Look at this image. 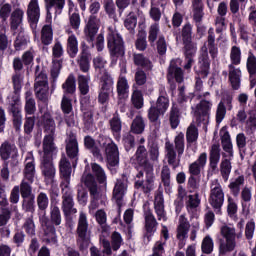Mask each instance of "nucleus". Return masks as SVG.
Here are the masks:
<instances>
[{
    "label": "nucleus",
    "instance_id": "nucleus-34",
    "mask_svg": "<svg viewBox=\"0 0 256 256\" xmlns=\"http://www.w3.org/2000/svg\"><path fill=\"white\" fill-rule=\"evenodd\" d=\"M184 51V71L191 73L193 65H195V55H197V47L188 46L183 48Z\"/></svg>",
    "mask_w": 256,
    "mask_h": 256
},
{
    "label": "nucleus",
    "instance_id": "nucleus-39",
    "mask_svg": "<svg viewBox=\"0 0 256 256\" xmlns=\"http://www.w3.org/2000/svg\"><path fill=\"white\" fill-rule=\"evenodd\" d=\"M113 85H115L113 76H111L107 70L100 71L99 89L104 91H113Z\"/></svg>",
    "mask_w": 256,
    "mask_h": 256
},
{
    "label": "nucleus",
    "instance_id": "nucleus-36",
    "mask_svg": "<svg viewBox=\"0 0 256 256\" xmlns=\"http://www.w3.org/2000/svg\"><path fill=\"white\" fill-rule=\"evenodd\" d=\"M25 12L21 8H16L10 15V30L12 35H17L19 26L23 23Z\"/></svg>",
    "mask_w": 256,
    "mask_h": 256
},
{
    "label": "nucleus",
    "instance_id": "nucleus-17",
    "mask_svg": "<svg viewBox=\"0 0 256 256\" xmlns=\"http://www.w3.org/2000/svg\"><path fill=\"white\" fill-rule=\"evenodd\" d=\"M40 170L46 185H53L55 183V175H57L55 164H53V158H42L40 162Z\"/></svg>",
    "mask_w": 256,
    "mask_h": 256
},
{
    "label": "nucleus",
    "instance_id": "nucleus-28",
    "mask_svg": "<svg viewBox=\"0 0 256 256\" xmlns=\"http://www.w3.org/2000/svg\"><path fill=\"white\" fill-rule=\"evenodd\" d=\"M42 147V159H53V156L57 153V146L55 145V135H45L43 138Z\"/></svg>",
    "mask_w": 256,
    "mask_h": 256
},
{
    "label": "nucleus",
    "instance_id": "nucleus-46",
    "mask_svg": "<svg viewBox=\"0 0 256 256\" xmlns=\"http://www.w3.org/2000/svg\"><path fill=\"white\" fill-rule=\"evenodd\" d=\"M42 125L46 135H55L56 125L55 120H53V117H51V114L44 113L42 116Z\"/></svg>",
    "mask_w": 256,
    "mask_h": 256
},
{
    "label": "nucleus",
    "instance_id": "nucleus-42",
    "mask_svg": "<svg viewBox=\"0 0 256 256\" xmlns=\"http://www.w3.org/2000/svg\"><path fill=\"white\" fill-rule=\"evenodd\" d=\"M84 147L91 151L93 157L99 159V161H103V154H101V149L98 148L97 142L91 136H85L84 138Z\"/></svg>",
    "mask_w": 256,
    "mask_h": 256
},
{
    "label": "nucleus",
    "instance_id": "nucleus-53",
    "mask_svg": "<svg viewBox=\"0 0 256 256\" xmlns=\"http://www.w3.org/2000/svg\"><path fill=\"white\" fill-rule=\"evenodd\" d=\"M185 205L188 213H193V211H195V209L201 205V198H199V193L188 195Z\"/></svg>",
    "mask_w": 256,
    "mask_h": 256
},
{
    "label": "nucleus",
    "instance_id": "nucleus-15",
    "mask_svg": "<svg viewBox=\"0 0 256 256\" xmlns=\"http://www.w3.org/2000/svg\"><path fill=\"white\" fill-rule=\"evenodd\" d=\"M40 225L42 227L43 241L47 245H57V231L55 226L51 224V221L47 215L43 214L39 217Z\"/></svg>",
    "mask_w": 256,
    "mask_h": 256
},
{
    "label": "nucleus",
    "instance_id": "nucleus-50",
    "mask_svg": "<svg viewBox=\"0 0 256 256\" xmlns=\"http://www.w3.org/2000/svg\"><path fill=\"white\" fill-rule=\"evenodd\" d=\"M245 185V176L241 175L235 178L228 185V189H230V193H232L233 197H239V193H241V186Z\"/></svg>",
    "mask_w": 256,
    "mask_h": 256
},
{
    "label": "nucleus",
    "instance_id": "nucleus-44",
    "mask_svg": "<svg viewBox=\"0 0 256 256\" xmlns=\"http://www.w3.org/2000/svg\"><path fill=\"white\" fill-rule=\"evenodd\" d=\"M117 95L120 99H125L129 95V82L125 76H119L116 84Z\"/></svg>",
    "mask_w": 256,
    "mask_h": 256
},
{
    "label": "nucleus",
    "instance_id": "nucleus-31",
    "mask_svg": "<svg viewBox=\"0 0 256 256\" xmlns=\"http://www.w3.org/2000/svg\"><path fill=\"white\" fill-rule=\"evenodd\" d=\"M65 33L70 35V37L67 38L66 51L71 59H75V57H77V53H79V41L77 40V36L73 34V30H71V28L66 29Z\"/></svg>",
    "mask_w": 256,
    "mask_h": 256
},
{
    "label": "nucleus",
    "instance_id": "nucleus-55",
    "mask_svg": "<svg viewBox=\"0 0 256 256\" xmlns=\"http://www.w3.org/2000/svg\"><path fill=\"white\" fill-rule=\"evenodd\" d=\"M28 43H29V36L25 34V31L20 30L16 36V39L14 40L15 51H21L22 49H25Z\"/></svg>",
    "mask_w": 256,
    "mask_h": 256
},
{
    "label": "nucleus",
    "instance_id": "nucleus-62",
    "mask_svg": "<svg viewBox=\"0 0 256 256\" xmlns=\"http://www.w3.org/2000/svg\"><path fill=\"white\" fill-rule=\"evenodd\" d=\"M221 145L223 151L228 153L229 157H233V142L231 141V135L229 132H225L221 137Z\"/></svg>",
    "mask_w": 256,
    "mask_h": 256
},
{
    "label": "nucleus",
    "instance_id": "nucleus-61",
    "mask_svg": "<svg viewBox=\"0 0 256 256\" xmlns=\"http://www.w3.org/2000/svg\"><path fill=\"white\" fill-rule=\"evenodd\" d=\"M197 139H199V129L195 124H190L186 130V141L188 145H193V143H197Z\"/></svg>",
    "mask_w": 256,
    "mask_h": 256
},
{
    "label": "nucleus",
    "instance_id": "nucleus-41",
    "mask_svg": "<svg viewBox=\"0 0 256 256\" xmlns=\"http://www.w3.org/2000/svg\"><path fill=\"white\" fill-rule=\"evenodd\" d=\"M35 173V160L33 158H26V164L23 170V181L33 183L35 181Z\"/></svg>",
    "mask_w": 256,
    "mask_h": 256
},
{
    "label": "nucleus",
    "instance_id": "nucleus-19",
    "mask_svg": "<svg viewBox=\"0 0 256 256\" xmlns=\"http://www.w3.org/2000/svg\"><path fill=\"white\" fill-rule=\"evenodd\" d=\"M189 229H191V223H189V220L185 216V214H181L178 218V225L176 228V239L180 242L178 245L180 249H183L185 246V239H187L189 235Z\"/></svg>",
    "mask_w": 256,
    "mask_h": 256
},
{
    "label": "nucleus",
    "instance_id": "nucleus-32",
    "mask_svg": "<svg viewBox=\"0 0 256 256\" xmlns=\"http://www.w3.org/2000/svg\"><path fill=\"white\" fill-rule=\"evenodd\" d=\"M191 1V9H192V19L194 23L199 25V23H203V17H205V4H203V0H190Z\"/></svg>",
    "mask_w": 256,
    "mask_h": 256
},
{
    "label": "nucleus",
    "instance_id": "nucleus-51",
    "mask_svg": "<svg viewBox=\"0 0 256 256\" xmlns=\"http://www.w3.org/2000/svg\"><path fill=\"white\" fill-rule=\"evenodd\" d=\"M62 89L64 91V95H75V91H77V85L75 81V76L70 74L66 81L62 84Z\"/></svg>",
    "mask_w": 256,
    "mask_h": 256
},
{
    "label": "nucleus",
    "instance_id": "nucleus-38",
    "mask_svg": "<svg viewBox=\"0 0 256 256\" xmlns=\"http://www.w3.org/2000/svg\"><path fill=\"white\" fill-rule=\"evenodd\" d=\"M228 79L232 89L237 91L241 87V69L235 68L233 64L228 65Z\"/></svg>",
    "mask_w": 256,
    "mask_h": 256
},
{
    "label": "nucleus",
    "instance_id": "nucleus-2",
    "mask_svg": "<svg viewBox=\"0 0 256 256\" xmlns=\"http://www.w3.org/2000/svg\"><path fill=\"white\" fill-rule=\"evenodd\" d=\"M46 3V24L41 29L40 41L42 45H51L53 43V15L52 9H55V13L61 15L65 8V0H45Z\"/></svg>",
    "mask_w": 256,
    "mask_h": 256
},
{
    "label": "nucleus",
    "instance_id": "nucleus-22",
    "mask_svg": "<svg viewBox=\"0 0 256 256\" xmlns=\"http://www.w3.org/2000/svg\"><path fill=\"white\" fill-rule=\"evenodd\" d=\"M81 183L88 189L91 199H99V186L93 174L84 172L81 177Z\"/></svg>",
    "mask_w": 256,
    "mask_h": 256
},
{
    "label": "nucleus",
    "instance_id": "nucleus-59",
    "mask_svg": "<svg viewBox=\"0 0 256 256\" xmlns=\"http://www.w3.org/2000/svg\"><path fill=\"white\" fill-rule=\"evenodd\" d=\"M63 221V218L61 217V209H59V206L52 205L50 208V223L54 227H59Z\"/></svg>",
    "mask_w": 256,
    "mask_h": 256
},
{
    "label": "nucleus",
    "instance_id": "nucleus-13",
    "mask_svg": "<svg viewBox=\"0 0 256 256\" xmlns=\"http://www.w3.org/2000/svg\"><path fill=\"white\" fill-rule=\"evenodd\" d=\"M99 145L100 147H104L106 159L110 167L119 165V148L117 147V144L110 138L101 137Z\"/></svg>",
    "mask_w": 256,
    "mask_h": 256
},
{
    "label": "nucleus",
    "instance_id": "nucleus-64",
    "mask_svg": "<svg viewBox=\"0 0 256 256\" xmlns=\"http://www.w3.org/2000/svg\"><path fill=\"white\" fill-rule=\"evenodd\" d=\"M22 209L25 213H35V196L22 198Z\"/></svg>",
    "mask_w": 256,
    "mask_h": 256
},
{
    "label": "nucleus",
    "instance_id": "nucleus-37",
    "mask_svg": "<svg viewBox=\"0 0 256 256\" xmlns=\"http://www.w3.org/2000/svg\"><path fill=\"white\" fill-rule=\"evenodd\" d=\"M221 161V147L218 144H213L209 151V167L212 172L217 171L219 162Z\"/></svg>",
    "mask_w": 256,
    "mask_h": 256
},
{
    "label": "nucleus",
    "instance_id": "nucleus-33",
    "mask_svg": "<svg viewBox=\"0 0 256 256\" xmlns=\"http://www.w3.org/2000/svg\"><path fill=\"white\" fill-rule=\"evenodd\" d=\"M246 69L249 75L250 89L256 86V56L253 52L248 53Z\"/></svg>",
    "mask_w": 256,
    "mask_h": 256
},
{
    "label": "nucleus",
    "instance_id": "nucleus-8",
    "mask_svg": "<svg viewBox=\"0 0 256 256\" xmlns=\"http://www.w3.org/2000/svg\"><path fill=\"white\" fill-rule=\"evenodd\" d=\"M208 203L216 213V215H223V204L225 203V192L219 179L210 181V193Z\"/></svg>",
    "mask_w": 256,
    "mask_h": 256
},
{
    "label": "nucleus",
    "instance_id": "nucleus-47",
    "mask_svg": "<svg viewBox=\"0 0 256 256\" xmlns=\"http://www.w3.org/2000/svg\"><path fill=\"white\" fill-rule=\"evenodd\" d=\"M24 111L27 115H35L37 111V104L35 102V98H33V93L31 91H27L25 93V106Z\"/></svg>",
    "mask_w": 256,
    "mask_h": 256
},
{
    "label": "nucleus",
    "instance_id": "nucleus-30",
    "mask_svg": "<svg viewBox=\"0 0 256 256\" xmlns=\"http://www.w3.org/2000/svg\"><path fill=\"white\" fill-rule=\"evenodd\" d=\"M59 169H60V175L63 177L64 181L61 182V186H69L71 183V162H69V159L67 157L62 156L59 162Z\"/></svg>",
    "mask_w": 256,
    "mask_h": 256
},
{
    "label": "nucleus",
    "instance_id": "nucleus-10",
    "mask_svg": "<svg viewBox=\"0 0 256 256\" xmlns=\"http://www.w3.org/2000/svg\"><path fill=\"white\" fill-rule=\"evenodd\" d=\"M192 109L196 123L198 125H203L204 127H207L209 125V119L211 117V109H213V101L202 99Z\"/></svg>",
    "mask_w": 256,
    "mask_h": 256
},
{
    "label": "nucleus",
    "instance_id": "nucleus-16",
    "mask_svg": "<svg viewBox=\"0 0 256 256\" xmlns=\"http://www.w3.org/2000/svg\"><path fill=\"white\" fill-rule=\"evenodd\" d=\"M26 15L33 35H37V25L39 24V19H41V8L39 7V0H30Z\"/></svg>",
    "mask_w": 256,
    "mask_h": 256
},
{
    "label": "nucleus",
    "instance_id": "nucleus-49",
    "mask_svg": "<svg viewBox=\"0 0 256 256\" xmlns=\"http://www.w3.org/2000/svg\"><path fill=\"white\" fill-rule=\"evenodd\" d=\"M236 145L241 159H245L247 155V136L245 133H238L236 136Z\"/></svg>",
    "mask_w": 256,
    "mask_h": 256
},
{
    "label": "nucleus",
    "instance_id": "nucleus-54",
    "mask_svg": "<svg viewBox=\"0 0 256 256\" xmlns=\"http://www.w3.org/2000/svg\"><path fill=\"white\" fill-rule=\"evenodd\" d=\"M159 37H161V27L159 23L154 22L148 28V41L150 45H154Z\"/></svg>",
    "mask_w": 256,
    "mask_h": 256
},
{
    "label": "nucleus",
    "instance_id": "nucleus-27",
    "mask_svg": "<svg viewBox=\"0 0 256 256\" xmlns=\"http://www.w3.org/2000/svg\"><path fill=\"white\" fill-rule=\"evenodd\" d=\"M0 157L2 161L19 157V150L15 143L4 141L0 146Z\"/></svg>",
    "mask_w": 256,
    "mask_h": 256
},
{
    "label": "nucleus",
    "instance_id": "nucleus-6",
    "mask_svg": "<svg viewBox=\"0 0 256 256\" xmlns=\"http://www.w3.org/2000/svg\"><path fill=\"white\" fill-rule=\"evenodd\" d=\"M99 11H101V2L93 1L89 6V13L91 15L84 27V35L88 43H93V41H95V36L99 32V27L101 25V20L97 17Z\"/></svg>",
    "mask_w": 256,
    "mask_h": 256
},
{
    "label": "nucleus",
    "instance_id": "nucleus-43",
    "mask_svg": "<svg viewBox=\"0 0 256 256\" xmlns=\"http://www.w3.org/2000/svg\"><path fill=\"white\" fill-rule=\"evenodd\" d=\"M145 127V118L141 115H137L130 125V132L134 135H143V133H145Z\"/></svg>",
    "mask_w": 256,
    "mask_h": 256
},
{
    "label": "nucleus",
    "instance_id": "nucleus-48",
    "mask_svg": "<svg viewBox=\"0 0 256 256\" xmlns=\"http://www.w3.org/2000/svg\"><path fill=\"white\" fill-rule=\"evenodd\" d=\"M109 125L113 135H121V129H123V122L121 121V116H119V112H115L113 114V117L109 120Z\"/></svg>",
    "mask_w": 256,
    "mask_h": 256
},
{
    "label": "nucleus",
    "instance_id": "nucleus-1",
    "mask_svg": "<svg viewBox=\"0 0 256 256\" xmlns=\"http://www.w3.org/2000/svg\"><path fill=\"white\" fill-rule=\"evenodd\" d=\"M207 45L201 48L200 55L198 57V67L194 68L196 75L202 79H207L209 71H211V59L215 61L219 57V48L215 44V30L209 28L207 36ZM209 55L211 59H209Z\"/></svg>",
    "mask_w": 256,
    "mask_h": 256
},
{
    "label": "nucleus",
    "instance_id": "nucleus-12",
    "mask_svg": "<svg viewBox=\"0 0 256 256\" xmlns=\"http://www.w3.org/2000/svg\"><path fill=\"white\" fill-rule=\"evenodd\" d=\"M107 47L111 57L125 56V42L117 31L109 30L107 35Z\"/></svg>",
    "mask_w": 256,
    "mask_h": 256
},
{
    "label": "nucleus",
    "instance_id": "nucleus-45",
    "mask_svg": "<svg viewBox=\"0 0 256 256\" xmlns=\"http://www.w3.org/2000/svg\"><path fill=\"white\" fill-rule=\"evenodd\" d=\"M133 63L136 67H142V69H147L148 71L153 69V63H151V60L141 53L133 54Z\"/></svg>",
    "mask_w": 256,
    "mask_h": 256
},
{
    "label": "nucleus",
    "instance_id": "nucleus-35",
    "mask_svg": "<svg viewBox=\"0 0 256 256\" xmlns=\"http://www.w3.org/2000/svg\"><path fill=\"white\" fill-rule=\"evenodd\" d=\"M181 37L184 49L197 47V44L193 42V25H191V23L188 22L182 27Z\"/></svg>",
    "mask_w": 256,
    "mask_h": 256
},
{
    "label": "nucleus",
    "instance_id": "nucleus-56",
    "mask_svg": "<svg viewBox=\"0 0 256 256\" xmlns=\"http://www.w3.org/2000/svg\"><path fill=\"white\" fill-rule=\"evenodd\" d=\"M12 85H13V93L16 95V97H19L21 95V89H23V74L16 72L12 75Z\"/></svg>",
    "mask_w": 256,
    "mask_h": 256
},
{
    "label": "nucleus",
    "instance_id": "nucleus-23",
    "mask_svg": "<svg viewBox=\"0 0 256 256\" xmlns=\"http://www.w3.org/2000/svg\"><path fill=\"white\" fill-rule=\"evenodd\" d=\"M77 64L82 73H89L91 69V51H89V46L82 43L81 52L77 59Z\"/></svg>",
    "mask_w": 256,
    "mask_h": 256
},
{
    "label": "nucleus",
    "instance_id": "nucleus-52",
    "mask_svg": "<svg viewBox=\"0 0 256 256\" xmlns=\"http://www.w3.org/2000/svg\"><path fill=\"white\" fill-rule=\"evenodd\" d=\"M78 81V90L80 94L87 95L89 93V82L91 81V75L86 74H79L77 77Z\"/></svg>",
    "mask_w": 256,
    "mask_h": 256
},
{
    "label": "nucleus",
    "instance_id": "nucleus-24",
    "mask_svg": "<svg viewBox=\"0 0 256 256\" xmlns=\"http://www.w3.org/2000/svg\"><path fill=\"white\" fill-rule=\"evenodd\" d=\"M66 155L69 159H77L79 157V142L77 141V134L69 132L65 140Z\"/></svg>",
    "mask_w": 256,
    "mask_h": 256
},
{
    "label": "nucleus",
    "instance_id": "nucleus-60",
    "mask_svg": "<svg viewBox=\"0 0 256 256\" xmlns=\"http://www.w3.org/2000/svg\"><path fill=\"white\" fill-rule=\"evenodd\" d=\"M115 2L113 0H104L103 7L106 15H108L109 19H113L117 21V6H115Z\"/></svg>",
    "mask_w": 256,
    "mask_h": 256
},
{
    "label": "nucleus",
    "instance_id": "nucleus-21",
    "mask_svg": "<svg viewBox=\"0 0 256 256\" xmlns=\"http://www.w3.org/2000/svg\"><path fill=\"white\" fill-rule=\"evenodd\" d=\"M181 63L182 61L179 58L171 60L167 73L168 81H171V79H175L176 83H183L185 77L183 69L179 67Z\"/></svg>",
    "mask_w": 256,
    "mask_h": 256
},
{
    "label": "nucleus",
    "instance_id": "nucleus-29",
    "mask_svg": "<svg viewBox=\"0 0 256 256\" xmlns=\"http://www.w3.org/2000/svg\"><path fill=\"white\" fill-rule=\"evenodd\" d=\"M157 227H159V222H157L153 211L151 209L146 210L144 212V229L147 237H151L157 231Z\"/></svg>",
    "mask_w": 256,
    "mask_h": 256
},
{
    "label": "nucleus",
    "instance_id": "nucleus-25",
    "mask_svg": "<svg viewBox=\"0 0 256 256\" xmlns=\"http://www.w3.org/2000/svg\"><path fill=\"white\" fill-rule=\"evenodd\" d=\"M154 211L159 221H167V211H165V198L163 192L157 191L154 195Z\"/></svg>",
    "mask_w": 256,
    "mask_h": 256
},
{
    "label": "nucleus",
    "instance_id": "nucleus-63",
    "mask_svg": "<svg viewBox=\"0 0 256 256\" xmlns=\"http://www.w3.org/2000/svg\"><path fill=\"white\" fill-rule=\"evenodd\" d=\"M214 249H215V242L213 241V238H211V236L209 235L205 236L201 244L202 253H204V255H211Z\"/></svg>",
    "mask_w": 256,
    "mask_h": 256
},
{
    "label": "nucleus",
    "instance_id": "nucleus-26",
    "mask_svg": "<svg viewBox=\"0 0 256 256\" xmlns=\"http://www.w3.org/2000/svg\"><path fill=\"white\" fill-rule=\"evenodd\" d=\"M207 165V152L199 155L198 159L188 166V173L190 177H201V171Z\"/></svg>",
    "mask_w": 256,
    "mask_h": 256
},
{
    "label": "nucleus",
    "instance_id": "nucleus-20",
    "mask_svg": "<svg viewBox=\"0 0 256 256\" xmlns=\"http://www.w3.org/2000/svg\"><path fill=\"white\" fill-rule=\"evenodd\" d=\"M127 193V176L123 175L116 181L113 189V199L118 207H123V197Z\"/></svg>",
    "mask_w": 256,
    "mask_h": 256
},
{
    "label": "nucleus",
    "instance_id": "nucleus-7",
    "mask_svg": "<svg viewBox=\"0 0 256 256\" xmlns=\"http://www.w3.org/2000/svg\"><path fill=\"white\" fill-rule=\"evenodd\" d=\"M91 243V231H89V221H87V214L80 212L78 218V226L76 229V245L79 251H85Z\"/></svg>",
    "mask_w": 256,
    "mask_h": 256
},
{
    "label": "nucleus",
    "instance_id": "nucleus-14",
    "mask_svg": "<svg viewBox=\"0 0 256 256\" xmlns=\"http://www.w3.org/2000/svg\"><path fill=\"white\" fill-rule=\"evenodd\" d=\"M62 191V206L63 215L66 219H69L70 215H75L77 213V208H75V201L73 200V190L71 187L60 186Z\"/></svg>",
    "mask_w": 256,
    "mask_h": 256
},
{
    "label": "nucleus",
    "instance_id": "nucleus-57",
    "mask_svg": "<svg viewBox=\"0 0 256 256\" xmlns=\"http://www.w3.org/2000/svg\"><path fill=\"white\" fill-rule=\"evenodd\" d=\"M232 169H233V166L231 165V160L227 158L222 159L220 163V175L223 181L225 182L229 181V176L231 175Z\"/></svg>",
    "mask_w": 256,
    "mask_h": 256
},
{
    "label": "nucleus",
    "instance_id": "nucleus-58",
    "mask_svg": "<svg viewBox=\"0 0 256 256\" xmlns=\"http://www.w3.org/2000/svg\"><path fill=\"white\" fill-rule=\"evenodd\" d=\"M91 169H92L93 175L96 177L100 185L107 183V175L105 174V170H103L101 165L97 163H91Z\"/></svg>",
    "mask_w": 256,
    "mask_h": 256
},
{
    "label": "nucleus",
    "instance_id": "nucleus-18",
    "mask_svg": "<svg viewBox=\"0 0 256 256\" xmlns=\"http://www.w3.org/2000/svg\"><path fill=\"white\" fill-rule=\"evenodd\" d=\"M134 157L137 165V171L153 169V164H151V161H149V151L145 146H138Z\"/></svg>",
    "mask_w": 256,
    "mask_h": 256
},
{
    "label": "nucleus",
    "instance_id": "nucleus-5",
    "mask_svg": "<svg viewBox=\"0 0 256 256\" xmlns=\"http://www.w3.org/2000/svg\"><path fill=\"white\" fill-rule=\"evenodd\" d=\"M220 235L222 238L218 239V253L219 256H227L229 253L235 251L237 247V232L235 227L224 224L220 227Z\"/></svg>",
    "mask_w": 256,
    "mask_h": 256
},
{
    "label": "nucleus",
    "instance_id": "nucleus-11",
    "mask_svg": "<svg viewBox=\"0 0 256 256\" xmlns=\"http://www.w3.org/2000/svg\"><path fill=\"white\" fill-rule=\"evenodd\" d=\"M35 75V95L39 101H42V103H47V101H49V82L47 81V74H45L43 71L39 72V66H37Z\"/></svg>",
    "mask_w": 256,
    "mask_h": 256
},
{
    "label": "nucleus",
    "instance_id": "nucleus-40",
    "mask_svg": "<svg viewBox=\"0 0 256 256\" xmlns=\"http://www.w3.org/2000/svg\"><path fill=\"white\" fill-rule=\"evenodd\" d=\"M168 122L171 129H177L179 127V123H181V110H179L177 104H172L168 113Z\"/></svg>",
    "mask_w": 256,
    "mask_h": 256
},
{
    "label": "nucleus",
    "instance_id": "nucleus-9",
    "mask_svg": "<svg viewBox=\"0 0 256 256\" xmlns=\"http://www.w3.org/2000/svg\"><path fill=\"white\" fill-rule=\"evenodd\" d=\"M154 168L139 170L135 176V189H141L145 194L155 189V173Z\"/></svg>",
    "mask_w": 256,
    "mask_h": 256
},
{
    "label": "nucleus",
    "instance_id": "nucleus-3",
    "mask_svg": "<svg viewBox=\"0 0 256 256\" xmlns=\"http://www.w3.org/2000/svg\"><path fill=\"white\" fill-rule=\"evenodd\" d=\"M159 96L156 102H152L150 108L148 109V121L154 125L155 129L159 131L161 129V119L160 117L165 116V113L169 111L171 105L169 101V96L165 92V87L159 89Z\"/></svg>",
    "mask_w": 256,
    "mask_h": 256
},
{
    "label": "nucleus",
    "instance_id": "nucleus-4",
    "mask_svg": "<svg viewBox=\"0 0 256 256\" xmlns=\"http://www.w3.org/2000/svg\"><path fill=\"white\" fill-rule=\"evenodd\" d=\"M174 145L171 142H166L165 151L168 165L172 169H177L181 165V157L185 153V134L183 132H180L174 138Z\"/></svg>",
    "mask_w": 256,
    "mask_h": 256
}]
</instances>
